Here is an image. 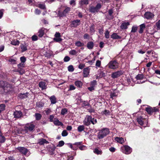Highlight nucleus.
Returning a JSON list of instances; mask_svg holds the SVG:
<instances>
[{
  "label": "nucleus",
  "mask_w": 160,
  "mask_h": 160,
  "mask_svg": "<svg viewBox=\"0 0 160 160\" xmlns=\"http://www.w3.org/2000/svg\"><path fill=\"white\" fill-rule=\"evenodd\" d=\"M45 112L46 114H48L51 112V110L50 109L48 108L47 110H45Z\"/></svg>",
  "instance_id": "63"
},
{
  "label": "nucleus",
  "mask_w": 160,
  "mask_h": 160,
  "mask_svg": "<svg viewBox=\"0 0 160 160\" xmlns=\"http://www.w3.org/2000/svg\"><path fill=\"white\" fill-rule=\"evenodd\" d=\"M144 18L147 19H151L154 16V14L149 12H146L144 15Z\"/></svg>",
  "instance_id": "8"
},
{
  "label": "nucleus",
  "mask_w": 160,
  "mask_h": 160,
  "mask_svg": "<svg viewBox=\"0 0 160 160\" xmlns=\"http://www.w3.org/2000/svg\"><path fill=\"white\" fill-rule=\"evenodd\" d=\"M14 118H20L22 115V112L20 111L16 110L13 114Z\"/></svg>",
  "instance_id": "10"
},
{
  "label": "nucleus",
  "mask_w": 160,
  "mask_h": 160,
  "mask_svg": "<svg viewBox=\"0 0 160 160\" xmlns=\"http://www.w3.org/2000/svg\"><path fill=\"white\" fill-rule=\"evenodd\" d=\"M115 148L114 147H111L109 148V150L112 152H114L115 151Z\"/></svg>",
  "instance_id": "60"
},
{
  "label": "nucleus",
  "mask_w": 160,
  "mask_h": 160,
  "mask_svg": "<svg viewBox=\"0 0 160 160\" xmlns=\"http://www.w3.org/2000/svg\"><path fill=\"white\" fill-rule=\"evenodd\" d=\"M9 62H11V63L13 64H16V60L10 58L8 60Z\"/></svg>",
  "instance_id": "45"
},
{
  "label": "nucleus",
  "mask_w": 160,
  "mask_h": 160,
  "mask_svg": "<svg viewBox=\"0 0 160 160\" xmlns=\"http://www.w3.org/2000/svg\"><path fill=\"white\" fill-rule=\"evenodd\" d=\"M38 7L42 9H45L46 8L45 5L44 4H38Z\"/></svg>",
  "instance_id": "46"
},
{
  "label": "nucleus",
  "mask_w": 160,
  "mask_h": 160,
  "mask_svg": "<svg viewBox=\"0 0 160 160\" xmlns=\"http://www.w3.org/2000/svg\"><path fill=\"white\" fill-rule=\"evenodd\" d=\"M97 122V119L94 118H92V116L89 115L86 116L83 121L84 125L87 126L90 125L91 123L94 125Z\"/></svg>",
  "instance_id": "1"
},
{
  "label": "nucleus",
  "mask_w": 160,
  "mask_h": 160,
  "mask_svg": "<svg viewBox=\"0 0 160 160\" xmlns=\"http://www.w3.org/2000/svg\"><path fill=\"white\" fill-rule=\"evenodd\" d=\"M75 89V87L73 85H71L70 86L69 90H74Z\"/></svg>",
  "instance_id": "58"
},
{
  "label": "nucleus",
  "mask_w": 160,
  "mask_h": 160,
  "mask_svg": "<svg viewBox=\"0 0 160 160\" xmlns=\"http://www.w3.org/2000/svg\"><path fill=\"white\" fill-rule=\"evenodd\" d=\"M84 126L82 125L79 126L77 130L79 132H80L84 130Z\"/></svg>",
  "instance_id": "30"
},
{
  "label": "nucleus",
  "mask_w": 160,
  "mask_h": 160,
  "mask_svg": "<svg viewBox=\"0 0 160 160\" xmlns=\"http://www.w3.org/2000/svg\"><path fill=\"white\" fill-rule=\"evenodd\" d=\"M64 144V142L63 141H61L58 142V144L57 145V147H61L63 146Z\"/></svg>",
  "instance_id": "44"
},
{
  "label": "nucleus",
  "mask_w": 160,
  "mask_h": 160,
  "mask_svg": "<svg viewBox=\"0 0 160 160\" xmlns=\"http://www.w3.org/2000/svg\"><path fill=\"white\" fill-rule=\"evenodd\" d=\"M85 66L84 64L80 63L78 66V68L79 69H82Z\"/></svg>",
  "instance_id": "54"
},
{
  "label": "nucleus",
  "mask_w": 160,
  "mask_h": 160,
  "mask_svg": "<svg viewBox=\"0 0 160 160\" xmlns=\"http://www.w3.org/2000/svg\"><path fill=\"white\" fill-rule=\"evenodd\" d=\"M123 148L124 149V151L123 152L126 154H129L132 152L131 148L128 146H125Z\"/></svg>",
  "instance_id": "11"
},
{
  "label": "nucleus",
  "mask_w": 160,
  "mask_h": 160,
  "mask_svg": "<svg viewBox=\"0 0 160 160\" xmlns=\"http://www.w3.org/2000/svg\"><path fill=\"white\" fill-rule=\"evenodd\" d=\"M153 110L152 108L150 106H148V107L145 108L146 111L149 114H151L153 112Z\"/></svg>",
  "instance_id": "19"
},
{
  "label": "nucleus",
  "mask_w": 160,
  "mask_h": 160,
  "mask_svg": "<svg viewBox=\"0 0 160 160\" xmlns=\"http://www.w3.org/2000/svg\"><path fill=\"white\" fill-rule=\"evenodd\" d=\"M94 46V43L92 42H88L87 47L89 49H92Z\"/></svg>",
  "instance_id": "23"
},
{
  "label": "nucleus",
  "mask_w": 160,
  "mask_h": 160,
  "mask_svg": "<svg viewBox=\"0 0 160 160\" xmlns=\"http://www.w3.org/2000/svg\"><path fill=\"white\" fill-rule=\"evenodd\" d=\"M70 10V8L67 7L63 11V13L66 14L68 13Z\"/></svg>",
  "instance_id": "49"
},
{
  "label": "nucleus",
  "mask_w": 160,
  "mask_h": 160,
  "mask_svg": "<svg viewBox=\"0 0 160 160\" xmlns=\"http://www.w3.org/2000/svg\"><path fill=\"white\" fill-rule=\"evenodd\" d=\"M111 38L113 39H119L120 37L116 33H113L111 35Z\"/></svg>",
  "instance_id": "29"
},
{
  "label": "nucleus",
  "mask_w": 160,
  "mask_h": 160,
  "mask_svg": "<svg viewBox=\"0 0 160 160\" xmlns=\"http://www.w3.org/2000/svg\"><path fill=\"white\" fill-rule=\"evenodd\" d=\"M28 45L25 43L22 44L20 46L21 49H22V52H24L27 51L28 50Z\"/></svg>",
  "instance_id": "16"
},
{
  "label": "nucleus",
  "mask_w": 160,
  "mask_h": 160,
  "mask_svg": "<svg viewBox=\"0 0 160 160\" xmlns=\"http://www.w3.org/2000/svg\"><path fill=\"white\" fill-rule=\"evenodd\" d=\"M155 25L158 30L160 29V20L156 23Z\"/></svg>",
  "instance_id": "40"
},
{
  "label": "nucleus",
  "mask_w": 160,
  "mask_h": 160,
  "mask_svg": "<svg viewBox=\"0 0 160 160\" xmlns=\"http://www.w3.org/2000/svg\"><path fill=\"white\" fill-rule=\"evenodd\" d=\"M79 3L81 5L84 4H88V0H81L79 2Z\"/></svg>",
  "instance_id": "28"
},
{
  "label": "nucleus",
  "mask_w": 160,
  "mask_h": 160,
  "mask_svg": "<svg viewBox=\"0 0 160 160\" xmlns=\"http://www.w3.org/2000/svg\"><path fill=\"white\" fill-rule=\"evenodd\" d=\"M115 140L117 142L121 144H122L124 142V139L122 138H119L117 137L115 138Z\"/></svg>",
  "instance_id": "21"
},
{
  "label": "nucleus",
  "mask_w": 160,
  "mask_h": 160,
  "mask_svg": "<svg viewBox=\"0 0 160 160\" xmlns=\"http://www.w3.org/2000/svg\"><path fill=\"white\" fill-rule=\"evenodd\" d=\"M6 140L5 137L3 136H0V142L1 143L4 142Z\"/></svg>",
  "instance_id": "38"
},
{
  "label": "nucleus",
  "mask_w": 160,
  "mask_h": 160,
  "mask_svg": "<svg viewBox=\"0 0 160 160\" xmlns=\"http://www.w3.org/2000/svg\"><path fill=\"white\" fill-rule=\"evenodd\" d=\"M68 71L69 72H73L74 70V69L73 66L72 65H70L68 66Z\"/></svg>",
  "instance_id": "39"
},
{
  "label": "nucleus",
  "mask_w": 160,
  "mask_h": 160,
  "mask_svg": "<svg viewBox=\"0 0 160 160\" xmlns=\"http://www.w3.org/2000/svg\"><path fill=\"white\" fill-rule=\"evenodd\" d=\"M84 39H88L89 38V35L88 33H85L83 36Z\"/></svg>",
  "instance_id": "64"
},
{
  "label": "nucleus",
  "mask_w": 160,
  "mask_h": 160,
  "mask_svg": "<svg viewBox=\"0 0 160 160\" xmlns=\"http://www.w3.org/2000/svg\"><path fill=\"white\" fill-rule=\"evenodd\" d=\"M107 66L109 68L113 69H116L118 67V62L115 60L110 62Z\"/></svg>",
  "instance_id": "4"
},
{
  "label": "nucleus",
  "mask_w": 160,
  "mask_h": 160,
  "mask_svg": "<svg viewBox=\"0 0 160 160\" xmlns=\"http://www.w3.org/2000/svg\"><path fill=\"white\" fill-rule=\"evenodd\" d=\"M101 7V4L100 3H98L96 7H90L89 8V11L92 13H95L98 12Z\"/></svg>",
  "instance_id": "5"
},
{
  "label": "nucleus",
  "mask_w": 160,
  "mask_h": 160,
  "mask_svg": "<svg viewBox=\"0 0 160 160\" xmlns=\"http://www.w3.org/2000/svg\"><path fill=\"white\" fill-rule=\"evenodd\" d=\"M80 20H76L71 22V25L72 27H76L80 24Z\"/></svg>",
  "instance_id": "12"
},
{
  "label": "nucleus",
  "mask_w": 160,
  "mask_h": 160,
  "mask_svg": "<svg viewBox=\"0 0 160 160\" xmlns=\"http://www.w3.org/2000/svg\"><path fill=\"white\" fill-rule=\"evenodd\" d=\"M146 27L144 23L140 25V29L139 31V32L142 33L143 32L144 29Z\"/></svg>",
  "instance_id": "22"
},
{
  "label": "nucleus",
  "mask_w": 160,
  "mask_h": 160,
  "mask_svg": "<svg viewBox=\"0 0 160 160\" xmlns=\"http://www.w3.org/2000/svg\"><path fill=\"white\" fill-rule=\"evenodd\" d=\"M103 114L106 115H110V112L108 110H105L102 112Z\"/></svg>",
  "instance_id": "52"
},
{
  "label": "nucleus",
  "mask_w": 160,
  "mask_h": 160,
  "mask_svg": "<svg viewBox=\"0 0 160 160\" xmlns=\"http://www.w3.org/2000/svg\"><path fill=\"white\" fill-rule=\"evenodd\" d=\"M109 32L108 30L106 31L105 36L106 38H108L109 37Z\"/></svg>",
  "instance_id": "50"
},
{
  "label": "nucleus",
  "mask_w": 160,
  "mask_h": 160,
  "mask_svg": "<svg viewBox=\"0 0 160 160\" xmlns=\"http://www.w3.org/2000/svg\"><path fill=\"white\" fill-rule=\"evenodd\" d=\"M137 27L133 26L132 28L131 32H136L137 30Z\"/></svg>",
  "instance_id": "47"
},
{
  "label": "nucleus",
  "mask_w": 160,
  "mask_h": 160,
  "mask_svg": "<svg viewBox=\"0 0 160 160\" xmlns=\"http://www.w3.org/2000/svg\"><path fill=\"white\" fill-rule=\"evenodd\" d=\"M39 87L41 88L42 90L46 89L47 86L46 85V82H41L39 83Z\"/></svg>",
  "instance_id": "15"
},
{
  "label": "nucleus",
  "mask_w": 160,
  "mask_h": 160,
  "mask_svg": "<svg viewBox=\"0 0 160 160\" xmlns=\"http://www.w3.org/2000/svg\"><path fill=\"white\" fill-rule=\"evenodd\" d=\"M38 143L40 145H42L44 144H48L49 142L45 139L42 138L39 140Z\"/></svg>",
  "instance_id": "17"
},
{
  "label": "nucleus",
  "mask_w": 160,
  "mask_h": 160,
  "mask_svg": "<svg viewBox=\"0 0 160 160\" xmlns=\"http://www.w3.org/2000/svg\"><path fill=\"white\" fill-rule=\"evenodd\" d=\"M75 45L78 47H81L83 46L84 44L80 41H77L75 43Z\"/></svg>",
  "instance_id": "32"
},
{
  "label": "nucleus",
  "mask_w": 160,
  "mask_h": 160,
  "mask_svg": "<svg viewBox=\"0 0 160 160\" xmlns=\"http://www.w3.org/2000/svg\"><path fill=\"white\" fill-rule=\"evenodd\" d=\"M144 78V76L142 74H138L136 77V78L137 80L142 79Z\"/></svg>",
  "instance_id": "31"
},
{
  "label": "nucleus",
  "mask_w": 160,
  "mask_h": 160,
  "mask_svg": "<svg viewBox=\"0 0 160 160\" xmlns=\"http://www.w3.org/2000/svg\"><path fill=\"white\" fill-rule=\"evenodd\" d=\"M25 66V64L23 63H20L18 65V69L17 72L21 74H22L24 73L25 71L23 68Z\"/></svg>",
  "instance_id": "6"
},
{
  "label": "nucleus",
  "mask_w": 160,
  "mask_h": 160,
  "mask_svg": "<svg viewBox=\"0 0 160 160\" xmlns=\"http://www.w3.org/2000/svg\"><path fill=\"white\" fill-rule=\"evenodd\" d=\"M90 69L89 67L85 68L83 69V76L84 77H88L89 72Z\"/></svg>",
  "instance_id": "13"
},
{
  "label": "nucleus",
  "mask_w": 160,
  "mask_h": 160,
  "mask_svg": "<svg viewBox=\"0 0 160 160\" xmlns=\"http://www.w3.org/2000/svg\"><path fill=\"white\" fill-rule=\"evenodd\" d=\"M69 54L73 55H75L77 53V51L75 50H72L69 52Z\"/></svg>",
  "instance_id": "42"
},
{
  "label": "nucleus",
  "mask_w": 160,
  "mask_h": 160,
  "mask_svg": "<svg viewBox=\"0 0 160 160\" xmlns=\"http://www.w3.org/2000/svg\"><path fill=\"white\" fill-rule=\"evenodd\" d=\"M35 126L32 123L26 124L24 128V129L26 132H32L35 130Z\"/></svg>",
  "instance_id": "3"
},
{
  "label": "nucleus",
  "mask_w": 160,
  "mask_h": 160,
  "mask_svg": "<svg viewBox=\"0 0 160 160\" xmlns=\"http://www.w3.org/2000/svg\"><path fill=\"white\" fill-rule=\"evenodd\" d=\"M35 13L37 14H39L41 13V11L39 9H35Z\"/></svg>",
  "instance_id": "62"
},
{
  "label": "nucleus",
  "mask_w": 160,
  "mask_h": 160,
  "mask_svg": "<svg viewBox=\"0 0 160 160\" xmlns=\"http://www.w3.org/2000/svg\"><path fill=\"white\" fill-rule=\"evenodd\" d=\"M11 43L12 45L16 46L18 45L19 43V41L18 40H12V41H11Z\"/></svg>",
  "instance_id": "33"
},
{
  "label": "nucleus",
  "mask_w": 160,
  "mask_h": 160,
  "mask_svg": "<svg viewBox=\"0 0 160 160\" xmlns=\"http://www.w3.org/2000/svg\"><path fill=\"white\" fill-rule=\"evenodd\" d=\"M51 104H54L56 102V98L54 96H52L50 98Z\"/></svg>",
  "instance_id": "24"
},
{
  "label": "nucleus",
  "mask_w": 160,
  "mask_h": 160,
  "mask_svg": "<svg viewBox=\"0 0 160 160\" xmlns=\"http://www.w3.org/2000/svg\"><path fill=\"white\" fill-rule=\"evenodd\" d=\"M6 106L4 104H0V113L1 112L5 110Z\"/></svg>",
  "instance_id": "35"
},
{
  "label": "nucleus",
  "mask_w": 160,
  "mask_h": 160,
  "mask_svg": "<svg viewBox=\"0 0 160 160\" xmlns=\"http://www.w3.org/2000/svg\"><path fill=\"white\" fill-rule=\"evenodd\" d=\"M90 32L92 34H93L94 32H95V30H94V28L93 27V25L91 26L90 28Z\"/></svg>",
  "instance_id": "41"
},
{
  "label": "nucleus",
  "mask_w": 160,
  "mask_h": 160,
  "mask_svg": "<svg viewBox=\"0 0 160 160\" xmlns=\"http://www.w3.org/2000/svg\"><path fill=\"white\" fill-rule=\"evenodd\" d=\"M129 25L130 23L128 22H124L122 24L120 27L122 29H126Z\"/></svg>",
  "instance_id": "14"
},
{
  "label": "nucleus",
  "mask_w": 160,
  "mask_h": 160,
  "mask_svg": "<svg viewBox=\"0 0 160 160\" xmlns=\"http://www.w3.org/2000/svg\"><path fill=\"white\" fill-rule=\"evenodd\" d=\"M35 116L36 118V119L37 120H40L42 117L41 115L39 113H36L35 115Z\"/></svg>",
  "instance_id": "34"
},
{
  "label": "nucleus",
  "mask_w": 160,
  "mask_h": 160,
  "mask_svg": "<svg viewBox=\"0 0 160 160\" xmlns=\"http://www.w3.org/2000/svg\"><path fill=\"white\" fill-rule=\"evenodd\" d=\"M108 13L110 17H111L109 19L112 18V15L113 13L112 10L111 9L109 10L108 12Z\"/></svg>",
  "instance_id": "53"
},
{
  "label": "nucleus",
  "mask_w": 160,
  "mask_h": 160,
  "mask_svg": "<svg viewBox=\"0 0 160 160\" xmlns=\"http://www.w3.org/2000/svg\"><path fill=\"white\" fill-rule=\"evenodd\" d=\"M68 112V110L66 108H64L62 109L61 113L62 115H64L67 113Z\"/></svg>",
  "instance_id": "37"
},
{
  "label": "nucleus",
  "mask_w": 160,
  "mask_h": 160,
  "mask_svg": "<svg viewBox=\"0 0 160 160\" xmlns=\"http://www.w3.org/2000/svg\"><path fill=\"white\" fill-rule=\"evenodd\" d=\"M109 132V130L107 128H105L102 129L100 131L98 135V138L99 139L103 138L104 137L106 136Z\"/></svg>",
  "instance_id": "2"
},
{
  "label": "nucleus",
  "mask_w": 160,
  "mask_h": 160,
  "mask_svg": "<svg viewBox=\"0 0 160 160\" xmlns=\"http://www.w3.org/2000/svg\"><path fill=\"white\" fill-rule=\"evenodd\" d=\"M53 122L54 124L56 125L61 126L63 125V123L57 118L54 119Z\"/></svg>",
  "instance_id": "20"
},
{
  "label": "nucleus",
  "mask_w": 160,
  "mask_h": 160,
  "mask_svg": "<svg viewBox=\"0 0 160 160\" xmlns=\"http://www.w3.org/2000/svg\"><path fill=\"white\" fill-rule=\"evenodd\" d=\"M20 61H21V63H24L26 61V58L24 57H22L20 58Z\"/></svg>",
  "instance_id": "48"
},
{
  "label": "nucleus",
  "mask_w": 160,
  "mask_h": 160,
  "mask_svg": "<svg viewBox=\"0 0 160 160\" xmlns=\"http://www.w3.org/2000/svg\"><path fill=\"white\" fill-rule=\"evenodd\" d=\"M116 95L115 93H112L110 94V98L112 99L113 98V97H116Z\"/></svg>",
  "instance_id": "59"
},
{
  "label": "nucleus",
  "mask_w": 160,
  "mask_h": 160,
  "mask_svg": "<svg viewBox=\"0 0 160 160\" xmlns=\"http://www.w3.org/2000/svg\"><path fill=\"white\" fill-rule=\"evenodd\" d=\"M137 121L138 123L141 125H142L143 124L144 118L141 116H139L137 118Z\"/></svg>",
  "instance_id": "18"
},
{
  "label": "nucleus",
  "mask_w": 160,
  "mask_h": 160,
  "mask_svg": "<svg viewBox=\"0 0 160 160\" xmlns=\"http://www.w3.org/2000/svg\"><path fill=\"white\" fill-rule=\"evenodd\" d=\"M17 148L20 152L24 155H26L28 152V149L24 147H19Z\"/></svg>",
  "instance_id": "9"
},
{
  "label": "nucleus",
  "mask_w": 160,
  "mask_h": 160,
  "mask_svg": "<svg viewBox=\"0 0 160 160\" xmlns=\"http://www.w3.org/2000/svg\"><path fill=\"white\" fill-rule=\"evenodd\" d=\"M38 36L40 37H41L43 36L44 34V30L42 28L39 30L38 32Z\"/></svg>",
  "instance_id": "26"
},
{
  "label": "nucleus",
  "mask_w": 160,
  "mask_h": 160,
  "mask_svg": "<svg viewBox=\"0 0 160 160\" xmlns=\"http://www.w3.org/2000/svg\"><path fill=\"white\" fill-rule=\"evenodd\" d=\"M70 59V58L69 57L66 56L64 58V62H67L69 61Z\"/></svg>",
  "instance_id": "57"
},
{
  "label": "nucleus",
  "mask_w": 160,
  "mask_h": 160,
  "mask_svg": "<svg viewBox=\"0 0 160 160\" xmlns=\"http://www.w3.org/2000/svg\"><path fill=\"white\" fill-rule=\"evenodd\" d=\"M28 94V93L27 92L25 93L21 94V95L19 96L20 98L21 99H23L26 98Z\"/></svg>",
  "instance_id": "36"
},
{
  "label": "nucleus",
  "mask_w": 160,
  "mask_h": 160,
  "mask_svg": "<svg viewBox=\"0 0 160 160\" xmlns=\"http://www.w3.org/2000/svg\"><path fill=\"white\" fill-rule=\"evenodd\" d=\"M123 72L122 71H119L114 72L111 74V77L113 78H117L122 75Z\"/></svg>",
  "instance_id": "7"
},
{
  "label": "nucleus",
  "mask_w": 160,
  "mask_h": 160,
  "mask_svg": "<svg viewBox=\"0 0 160 160\" xmlns=\"http://www.w3.org/2000/svg\"><path fill=\"white\" fill-rule=\"evenodd\" d=\"M75 84L78 87L81 88L82 86V83L80 81H77L75 82Z\"/></svg>",
  "instance_id": "25"
},
{
  "label": "nucleus",
  "mask_w": 160,
  "mask_h": 160,
  "mask_svg": "<svg viewBox=\"0 0 160 160\" xmlns=\"http://www.w3.org/2000/svg\"><path fill=\"white\" fill-rule=\"evenodd\" d=\"M93 152L94 153L98 155H101L102 153V151L101 149L97 148H96L94 149L93 150Z\"/></svg>",
  "instance_id": "27"
},
{
  "label": "nucleus",
  "mask_w": 160,
  "mask_h": 160,
  "mask_svg": "<svg viewBox=\"0 0 160 160\" xmlns=\"http://www.w3.org/2000/svg\"><path fill=\"white\" fill-rule=\"evenodd\" d=\"M32 41H35L38 40V37L36 35H33L32 37Z\"/></svg>",
  "instance_id": "55"
},
{
  "label": "nucleus",
  "mask_w": 160,
  "mask_h": 160,
  "mask_svg": "<svg viewBox=\"0 0 160 160\" xmlns=\"http://www.w3.org/2000/svg\"><path fill=\"white\" fill-rule=\"evenodd\" d=\"M53 40L56 42H59L62 41V39L60 38H54Z\"/></svg>",
  "instance_id": "51"
},
{
  "label": "nucleus",
  "mask_w": 160,
  "mask_h": 160,
  "mask_svg": "<svg viewBox=\"0 0 160 160\" xmlns=\"http://www.w3.org/2000/svg\"><path fill=\"white\" fill-rule=\"evenodd\" d=\"M55 38H60L61 36L60 33L56 32L55 35Z\"/></svg>",
  "instance_id": "61"
},
{
  "label": "nucleus",
  "mask_w": 160,
  "mask_h": 160,
  "mask_svg": "<svg viewBox=\"0 0 160 160\" xmlns=\"http://www.w3.org/2000/svg\"><path fill=\"white\" fill-rule=\"evenodd\" d=\"M68 135V132L66 130H64L62 131V135L63 137H65L67 136Z\"/></svg>",
  "instance_id": "43"
},
{
  "label": "nucleus",
  "mask_w": 160,
  "mask_h": 160,
  "mask_svg": "<svg viewBox=\"0 0 160 160\" xmlns=\"http://www.w3.org/2000/svg\"><path fill=\"white\" fill-rule=\"evenodd\" d=\"M101 62L100 60H97L96 61V66L98 67H100L101 65Z\"/></svg>",
  "instance_id": "56"
}]
</instances>
